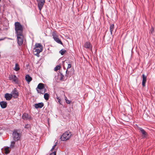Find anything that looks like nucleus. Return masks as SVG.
Segmentation results:
<instances>
[{
	"label": "nucleus",
	"mask_w": 155,
	"mask_h": 155,
	"mask_svg": "<svg viewBox=\"0 0 155 155\" xmlns=\"http://www.w3.org/2000/svg\"><path fill=\"white\" fill-rule=\"evenodd\" d=\"M15 30L16 35L23 34V26L19 22H16L15 23Z\"/></svg>",
	"instance_id": "1"
},
{
	"label": "nucleus",
	"mask_w": 155,
	"mask_h": 155,
	"mask_svg": "<svg viewBox=\"0 0 155 155\" xmlns=\"http://www.w3.org/2000/svg\"><path fill=\"white\" fill-rule=\"evenodd\" d=\"M71 135V134L70 131H66L62 134L61 138L62 141H66L70 138Z\"/></svg>",
	"instance_id": "2"
},
{
	"label": "nucleus",
	"mask_w": 155,
	"mask_h": 155,
	"mask_svg": "<svg viewBox=\"0 0 155 155\" xmlns=\"http://www.w3.org/2000/svg\"><path fill=\"white\" fill-rule=\"evenodd\" d=\"M18 40V43L19 46L23 44V39L24 36L23 34L16 35Z\"/></svg>",
	"instance_id": "3"
},
{
	"label": "nucleus",
	"mask_w": 155,
	"mask_h": 155,
	"mask_svg": "<svg viewBox=\"0 0 155 155\" xmlns=\"http://www.w3.org/2000/svg\"><path fill=\"white\" fill-rule=\"evenodd\" d=\"M9 79L10 80L12 81V82L15 84L18 83V78L15 75L11 74L9 76Z\"/></svg>",
	"instance_id": "4"
},
{
	"label": "nucleus",
	"mask_w": 155,
	"mask_h": 155,
	"mask_svg": "<svg viewBox=\"0 0 155 155\" xmlns=\"http://www.w3.org/2000/svg\"><path fill=\"white\" fill-rule=\"evenodd\" d=\"M14 139L15 141L18 140L21 136V134L18 133L16 131H14L13 134Z\"/></svg>",
	"instance_id": "5"
},
{
	"label": "nucleus",
	"mask_w": 155,
	"mask_h": 155,
	"mask_svg": "<svg viewBox=\"0 0 155 155\" xmlns=\"http://www.w3.org/2000/svg\"><path fill=\"white\" fill-rule=\"evenodd\" d=\"M52 35L53 37V38L56 42L58 44L61 45L62 44V43L61 41V40L59 38L58 36L55 32H53Z\"/></svg>",
	"instance_id": "6"
},
{
	"label": "nucleus",
	"mask_w": 155,
	"mask_h": 155,
	"mask_svg": "<svg viewBox=\"0 0 155 155\" xmlns=\"http://www.w3.org/2000/svg\"><path fill=\"white\" fill-rule=\"evenodd\" d=\"M38 3L39 9L41 10L43 6L45 0H36Z\"/></svg>",
	"instance_id": "7"
},
{
	"label": "nucleus",
	"mask_w": 155,
	"mask_h": 155,
	"mask_svg": "<svg viewBox=\"0 0 155 155\" xmlns=\"http://www.w3.org/2000/svg\"><path fill=\"white\" fill-rule=\"evenodd\" d=\"M11 94L14 98H17L19 95V93L16 88H15L11 92Z\"/></svg>",
	"instance_id": "8"
},
{
	"label": "nucleus",
	"mask_w": 155,
	"mask_h": 155,
	"mask_svg": "<svg viewBox=\"0 0 155 155\" xmlns=\"http://www.w3.org/2000/svg\"><path fill=\"white\" fill-rule=\"evenodd\" d=\"M84 47L91 50H92V46L89 42H87L84 44Z\"/></svg>",
	"instance_id": "9"
},
{
	"label": "nucleus",
	"mask_w": 155,
	"mask_h": 155,
	"mask_svg": "<svg viewBox=\"0 0 155 155\" xmlns=\"http://www.w3.org/2000/svg\"><path fill=\"white\" fill-rule=\"evenodd\" d=\"M141 133L142 134V137L143 138H145L147 136V133L142 128H139Z\"/></svg>",
	"instance_id": "10"
},
{
	"label": "nucleus",
	"mask_w": 155,
	"mask_h": 155,
	"mask_svg": "<svg viewBox=\"0 0 155 155\" xmlns=\"http://www.w3.org/2000/svg\"><path fill=\"white\" fill-rule=\"evenodd\" d=\"M44 104L43 103H40L38 104H35V107L36 108H41L44 106Z\"/></svg>",
	"instance_id": "11"
},
{
	"label": "nucleus",
	"mask_w": 155,
	"mask_h": 155,
	"mask_svg": "<svg viewBox=\"0 0 155 155\" xmlns=\"http://www.w3.org/2000/svg\"><path fill=\"white\" fill-rule=\"evenodd\" d=\"M143 80L142 84L144 87L145 86V84L147 81V77L144 74L142 75Z\"/></svg>",
	"instance_id": "12"
},
{
	"label": "nucleus",
	"mask_w": 155,
	"mask_h": 155,
	"mask_svg": "<svg viewBox=\"0 0 155 155\" xmlns=\"http://www.w3.org/2000/svg\"><path fill=\"white\" fill-rule=\"evenodd\" d=\"M12 97L11 94L6 93L5 94V98L6 100L8 101L10 100Z\"/></svg>",
	"instance_id": "13"
},
{
	"label": "nucleus",
	"mask_w": 155,
	"mask_h": 155,
	"mask_svg": "<svg viewBox=\"0 0 155 155\" xmlns=\"http://www.w3.org/2000/svg\"><path fill=\"white\" fill-rule=\"evenodd\" d=\"M25 79L28 84L32 80L31 77L28 74H27L26 75Z\"/></svg>",
	"instance_id": "14"
},
{
	"label": "nucleus",
	"mask_w": 155,
	"mask_h": 155,
	"mask_svg": "<svg viewBox=\"0 0 155 155\" xmlns=\"http://www.w3.org/2000/svg\"><path fill=\"white\" fill-rule=\"evenodd\" d=\"M0 104L2 108H4L6 107L7 103L6 102L2 101L0 102Z\"/></svg>",
	"instance_id": "15"
},
{
	"label": "nucleus",
	"mask_w": 155,
	"mask_h": 155,
	"mask_svg": "<svg viewBox=\"0 0 155 155\" xmlns=\"http://www.w3.org/2000/svg\"><path fill=\"white\" fill-rule=\"evenodd\" d=\"M22 117L24 120H27L29 118V116L27 114L24 113L22 115Z\"/></svg>",
	"instance_id": "16"
},
{
	"label": "nucleus",
	"mask_w": 155,
	"mask_h": 155,
	"mask_svg": "<svg viewBox=\"0 0 155 155\" xmlns=\"http://www.w3.org/2000/svg\"><path fill=\"white\" fill-rule=\"evenodd\" d=\"M114 30V24H111L110 26V30L111 35H112L113 32Z\"/></svg>",
	"instance_id": "17"
},
{
	"label": "nucleus",
	"mask_w": 155,
	"mask_h": 155,
	"mask_svg": "<svg viewBox=\"0 0 155 155\" xmlns=\"http://www.w3.org/2000/svg\"><path fill=\"white\" fill-rule=\"evenodd\" d=\"M35 52H37V54H38L42 51L43 48H35Z\"/></svg>",
	"instance_id": "18"
},
{
	"label": "nucleus",
	"mask_w": 155,
	"mask_h": 155,
	"mask_svg": "<svg viewBox=\"0 0 155 155\" xmlns=\"http://www.w3.org/2000/svg\"><path fill=\"white\" fill-rule=\"evenodd\" d=\"M44 87V84L40 83L38 85L37 88L40 90H42Z\"/></svg>",
	"instance_id": "19"
},
{
	"label": "nucleus",
	"mask_w": 155,
	"mask_h": 155,
	"mask_svg": "<svg viewBox=\"0 0 155 155\" xmlns=\"http://www.w3.org/2000/svg\"><path fill=\"white\" fill-rule=\"evenodd\" d=\"M20 69V68L18 64L16 63L15 64V66L14 68V70L16 71H18Z\"/></svg>",
	"instance_id": "20"
},
{
	"label": "nucleus",
	"mask_w": 155,
	"mask_h": 155,
	"mask_svg": "<svg viewBox=\"0 0 155 155\" xmlns=\"http://www.w3.org/2000/svg\"><path fill=\"white\" fill-rule=\"evenodd\" d=\"M35 48H43L42 45L39 43L36 44L35 45Z\"/></svg>",
	"instance_id": "21"
},
{
	"label": "nucleus",
	"mask_w": 155,
	"mask_h": 155,
	"mask_svg": "<svg viewBox=\"0 0 155 155\" xmlns=\"http://www.w3.org/2000/svg\"><path fill=\"white\" fill-rule=\"evenodd\" d=\"M44 97L45 100H48V99L49 97V94L47 93L45 94L44 95Z\"/></svg>",
	"instance_id": "22"
},
{
	"label": "nucleus",
	"mask_w": 155,
	"mask_h": 155,
	"mask_svg": "<svg viewBox=\"0 0 155 155\" xmlns=\"http://www.w3.org/2000/svg\"><path fill=\"white\" fill-rule=\"evenodd\" d=\"M9 147H6L5 148V153L6 154L10 152V150H9Z\"/></svg>",
	"instance_id": "23"
},
{
	"label": "nucleus",
	"mask_w": 155,
	"mask_h": 155,
	"mask_svg": "<svg viewBox=\"0 0 155 155\" xmlns=\"http://www.w3.org/2000/svg\"><path fill=\"white\" fill-rule=\"evenodd\" d=\"M66 51L64 49H61L60 51V53L61 54V55H63L66 52Z\"/></svg>",
	"instance_id": "24"
},
{
	"label": "nucleus",
	"mask_w": 155,
	"mask_h": 155,
	"mask_svg": "<svg viewBox=\"0 0 155 155\" xmlns=\"http://www.w3.org/2000/svg\"><path fill=\"white\" fill-rule=\"evenodd\" d=\"M60 66L59 65H58L56 66L54 68V71H57L58 70H59L60 69Z\"/></svg>",
	"instance_id": "25"
},
{
	"label": "nucleus",
	"mask_w": 155,
	"mask_h": 155,
	"mask_svg": "<svg viewBox=\"0 0 155 155\" xmlns=\"http://www.w3.org/2000/svg\"><path fill=\"white\" fill-rule=\"evenodd\" d=\"M15 144V142L14 141H12L11 143L10 147H13L14 146Z\"/></svg>",
	"instance_id": "26"
},
{
	"label": "nucleus",
	"mask_w": 155,
	"mask_h": 155,
	"mask_svg": "<svg viewBox=\"0 0 155 155\" xmlns=\"http://www.w3.org/2000/svg\"><path fill=\"white\" fill-rule=\"evenodd\" d=\"M65 100L66 101V103L68 104H70L71 102V101L67 99L66 97H65Z\"/></svg>",
	"instance_id": "27"
},
{
	"label": "nucleus",
	"mask_w": 155,
	"mask_h": 155,
	"mask_svg": "<svg viewBox=\"0 0 155 155\" xmlns=\"http://www.w3.org/2000/svg\"><path fill=\"white\" fill-rule=\"evenodd\" d=\"M57 142H56L54 145L53 147L51 149V151H52V150L57 145Z\"/></svg>",
	"instance_id": "28"
},
{
	"label": "nucleus",
	"mask_w": 155,
	"mask_h": 155,
	"mask_svg": "<svg viewBox=\"0 0 155 155\" xmlns=\"http://www.w3.org/2000/svg\"><path fill=\"white\" fill-rule=\"evenodd\" d=\"M71 67V64H68V66L67 67V70H68V69H69Z\"/></svg>",
	"instance_id": "29"
},
{
	"label": "nucleus",
	"mask_w": 155,
	"mask_h": 155,
	"mask_svg": "<svg viewBox=\"0 0 155 155\" xmlns=\"http://www.w3.org/2000/svg\"><path fill=\"white\" fill-rule=\"evenodd\" d=\"M56 152L54 151L53 153H52L50 155H56Z\"/></svg>",
	"instance_id": "30"
},
{
	"label": "nucleus",
	"mask_w": 155,
	"mask_h": 155,
	"mask_svg": "<svg viewBox=\"0 0 155 155\" xmlns=\"http://www.w3.org/2000/svg\"><path fill=\"white\" fill-rule=\"evenodd\" d=\"M37 91L38 92V93H41V94H43V93H44L45 92V91H43V92H42V93L41 92H40L39 91H38V90H37Z\"/></svg>",
	"instance_id": "31"
},
{
	"label": "nucleus",
	"mask_w": 155,
	"mask_h": 155,
	"mask_svg": "<svg viewBox=\"0 0 155 155\" xmlns=\"http://www.w3.org/2000/svg\"><path fill=\"white\" fill-rule=\"evenodd\" d=\"M58 102H59L60 104H61V103H60V101H61V100H60V99L58 98Z\"/></svg>",
	"instance_id": "32"
},
{
	"label": "nucleus",
	"mask_w": 155,
	"mask_h": 155,
	"mask_svg": "<svg viewBox=\"0 0 155 155\" xmlns=\"http://www.w3.org/2000/svg\"><path fill=\"white\" fill-rule=\"evenodd\" d=\"M66 74H68L69 73L68 71V70L67 69L66 71Z\"/></svg>",
	"instance_id": "33"
},
{
	"label": "nucleus",
	"mask_w": 155,
	"mask_h": 155,
	"mask_svg": "<svg viewBox=\"0 0 155 155\" xmlns=\"http://www.w3.org/2000/svg\"><path fill=\"white\" fill-rule=\"evenodd\" d=\"M4 38L3 39H0V41L4 40Z\"/></svg>",
	"instance_id": "34"
},
{
	"label": "nucleus",
	"mask_w": 155,
	"mask_h": 155,
	"mask_svg": "<svg viewBox=\"0 0 155 155\" xmlns=\"http://www.w3.org/2000/svg\"><path fill=\"white\" fill-rule=\"evenodd\" d=\"M27 126H28V125H27L25 126V127L28 128V127H27Z\"/></svg>",
	"instance_id": "35"
}]
</instances>
